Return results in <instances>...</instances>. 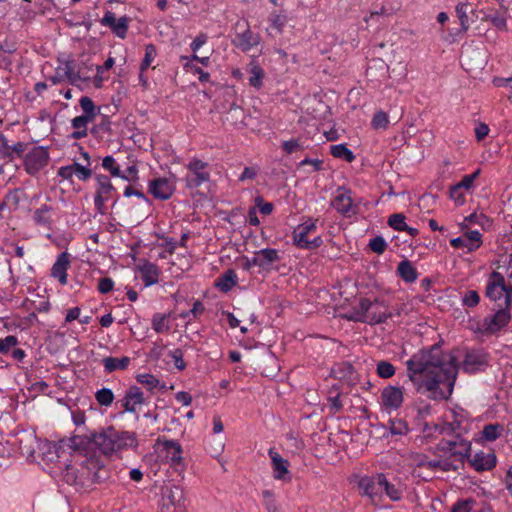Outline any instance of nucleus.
I'll return each instance as SVG.
<instances>
[{
    "label": "nucleus",
    "mask_w": 512,
    "mask_h": 512,
    "mask_svg": "<svg viewBox=\"0 0 512 512\" xmlns=\"http://www.w3.org/2000/svg\"><path fill=\"white\" fill-rule=\"evenodd\" d=\"M358 489L360 494L368 497L371 502H380L381 473L362 476L358 481Z\"/></svg>",
    "instance_id": "nucleus-13"
},
{
    "label": "nucleus",
    "mask_w": 512,
    "mask_h": 512,
    "mask_svg": "<svg viewBox=\"0 0 512 512\" xmlns=\"http://www.w3.org/2000/svg\"><path fill=\"white\" fill-rule=\"evenodd\" d=\"M479 175L480 169H477L471 174L464 175L461 181L457 183L458 187H460L462 190L469 191L474 186V182L479 177Z\"/></svg>",
    "instance_id": "nucleus-57"
},
{
    "label": "nucleus",
    "mask_w": 512,
    "mask_h": 512,
    "mask_svg": "<svg viewBox=\"0 0 512 512\" xmlns=\"http://www.w3.org/2000/svg\"><path fill=\"white\" fill-rule=\"evenodd\" d=\"M280 260L279 251L274 248H264L254 252L253 263L262 270L269 271L272 265Z\"/></svg>",
    "instance_id": "nucleus-25"
},
{
    "label": "nucleus",
    "mask_w": 512,
    "mask_h": 512,
    "mask_svg": "<svg viewBox=\"0 0 512 512\" xmlns=\"http://www.w3.org/2000/svg\"><path fill=\"white\" fill-rule=\"evenodd\" d=\"M186 169L188 173L185 176V182L190 189L199 188L210 180L207 162L194 157L186 164Z\"/></svg>",
    "instance_id": "nucleus-8"
},
{
    "label": "nucleus",
    "mask_w": 512,
    "mask_h": 512,
    "mask_svg": "<svg viewBox=\"0 0 512 512\" xmlns=\"http://www.w3.org/2000/svg\"><path fill=\"white\" fill-rule=\"evenodd\" d=\"M318 219L308 218L306 221L299 224L292 232L293 245L300 249L304 242L308 240V235L317 229Z\"/></svg>",
    "instance_id": "nucleus-24"
},
{
    "label": "nucleus",
    "mask_w": 512,
    "mask_h": 512,
    "mask_svg": "<svg viewBox=\"0 0 512 512\" xmlns=\"http://www.w3.org/2000/svg\"><path fill=\"white\" fill-rule=\"evenodd\" d=\"M70 254L66 251L60 253L51 268V277L58 280L61 285L68 283V269L70 268Z\"/></svg>",
    "instance_id": "nucleus-22"
},
{
    "label": "nucleus",
    "mask_w": 512,
    "mask_h": 512,
    "mask_svg": "<svg viewBox=\"0 0 512 512\" xmlns=\"http://www.w3.org/2000/svg\"><path fill=\"white\" fill-rule=\"evenodd\" d=\"M488 365L487 354L482 350H468L462 361V369L465 373L474 374L483 371Z\"/></svg>",
    "instance_id": "nucleus-15"
},
{
    "label": "nucleus",
    "mask_w": 512,
    "mask_h": 512,
    "mask_svg": "<svg viewBox=\"0 0 512 512\" xmlns=\"http://www.w3.org/2000/svg\"><path fill=\"white\" fill-rule=\"evenodd\" d=\"M168 356L172 359L175 368L178 371H183L186 368V362L183 359V351L179 348L168 352Z\"/></svg>",
    "instance_id": "nucleus-55"
},
{
    "label": "nucleus",
    "mask_w": 512,
    "mask_h": 512,
    "mask_svg": "<svg viewBox=\"0 0 512 512\" xmlns=\"http://www.w3.org/2000/svg\"><path fill=\"white\" fill-rule=\"evenodd\" d=\"M184 69L192 72L194 75H198V79L201 83H207L210 81V74L208 72H205L199 66L192 64L191 62H187L184 65Z\"/></svg>",
    "instance_id": "nucleus-56"
},
{
    "label": "nucleus",
    "mask_w": 512,
    "mask_h": 512,
    "mask_svg": "<svg viewBox=\"0 0 512 512\" xmlns=\"http://www.w3.org/2000/svg\"><path fill=\"white\" fill-rule=\"evenodd\" d=\"M148 191L155 199L168 200L175 191V185L165 177H157L149 181Z\"/></svg>",
    "instance_id": "nucleus-19"
},
{
    "label": "nucleus",
    "mask_w": 512,
    "mask_h": 512,
    "mask_svg": "<svg viewBox=\"0 0 512 512\" xmlns=\"http://www.w3.org/2000/svg\"><path fill=\"white\" fill-rule=\"evenodd\" d=\"M404 491L405 486L399 479H389L385 473H381L380 501L386 497L390 501L399 502L403 498Z\"/></svg>",
    "instance_id": "nucleus-14"
},
{
    "label": "nucleus",
    "mask_w": 512,
    "mask_h": 512,
    "mask_svg": "<svg viewBox=\"0 0 512 512\" xmlns=\"http://www.w3.org/2000/svg\"><path fill=\"white\" fill-rule=\"evenodd\" d=\"M79 470H81L79 464H67L62 472L63 480L69 485L84 486L83 478L80 477L81 472Z\"/></svg>",
    "instance_id": "nucleus-36"
},
{
    "label": "nucleus",
    "mask_w": 512,
    "mask_h": 512,
    "mask_svg": "<svg viewBox=\"0 0 512 512\" xmlns=\"http://www.w3.org/2000/svg\"><path fill=\"white\" fill-rule=\"evenodd\" d=\"M387 307L384 300L374 299L371 301L368 298H362L357 305L352 307L348 319L370 325L382 324L392 317V313L388 312Z\"/></svg>",
    "instance_id": "nucleus-4"
},
{
    "label": "nucleus",
    "mask_w": 512,
    "mask_h": 512,
    "mask_svg": "<svg viewBox=\"0 0 512 512\" xmlns=\"http://www.w3.org/2000/svg\"><path fill=\"white\" fill-rule=\"evenodd\" d=\"M404 401V388L400 386L388 385L381 391L379 404L385 412L391 413L398 410Z\"/></svg>",
    "instance_id": "nucleus-11"
},
{
    "label": "nucleus",
    "mask_w": 512,
    "mask_h": 512,
    "mask_svg": "<svg viewBox=\"0 0 512 512\" xmlns=\"http://www.w3.org/2000/svg\"><path fill=\"white\" fill-rule=\"evenodd\" d=\"M469 464L477 471H489L496 466V455L493 452L479 451L474 455L469 454L467 458Z\"/></svg>",
    "instance_id": "nucleus-21"
},
{
    "label": "nucleus",
    "mask_w": 512,
    "mask_h": 512,
    "mask_svg": "<svg viewBox=\"0 0 512 512\" xmlns=\"http://www.w3.org/2000/svg\"><path fill=\"white\" fill-rule=\"evenodd\" d=\"M85 459L81 461L80 469L83 478V484L89 485L93 483H100L107 477V471L103 462L96 457V454L88 453L83 454Z\"/></svg>",
    "instance_id": "nucleus-6"
},
{
    "label": "nucleus",
    "mask_w": 512,
    "mask_h": 512,
    "mask_svg": "<svg viewBox=\"0 0 512 512\" xmlns=\"http://www.w3.org/2000/svg\"><path fill=\"white\" fill-rule=\"evenodd\" d=\"M465 190H462L460 187H458V184L451 186L449 191L450 198L457 204V205H463L465 203Z\"/></svg>",
    "instance_id": "nucleus-63"
},
{
    "label": "nucleus",
    "mask_w": 512,
    "mask_h": 512,
    "mask_svg": "<svg viewBox=\"0 0 512 512\" xmlns=\"http://www.w3.org/2000/svg\"><path fill=\"white\" fill-rule=\"evenodd\" d=\"M407 376L416 390L435 401L447 400L457 379L458 357L438 344L421 349L406 361Z\"/></svg>",
    "instance_id": "nucleus-1"
},
{
    "label": "nucleus",
    "mask_w": 512,
    "mask_h": 512,
    "mask_svg": "<svg viewBox=\"0 0 512 512\" xmlns=\"http://www.w3.org/2000/svg\"><path fill=\"white\" fill-rule=\"evenodd\" d=\"M503 432L504 426L502 424L489 423L483 427L481 431V436L483 440L492 442L500 438Z\"/></svg>",
    "instance_id": "nucleus-40"
},
{
    "label": "nucleus",
    "mask_w": 512,
    "mask_h": 512,
    "mask_svg": "<svg viewBox=\"0 0 512 512\" xmlns=\"http://www.w3.org/2000/svg\"><path fill=\"white\" fill-rule=\"evenodd\" d=\"M90 122H92V120L82 116L74 117L71 120V127L73 128V132L71 133L70 137L74 140H80L87 137L88 124Z\"/></svg>",
    "instance_id": "nucleus-35"
},
{
    "label": "nucleus",
    "mask_w": 512,
    "mask_h": 512,
    "mask_svg": "<svg viewBox=\"0 0 512 512\" xmlns=\"http://www.w3.org/2000/svg\"><path fill=\"white\" fill-rule=\"evenodd\" d=\"M95 399L99 405L109 407L114 401V393L109 388H101L96 391Z\"/></svg>",
    "instance_id": "nucleus-47"
},
{
    "label": "nucleus",
    "mask_w": 512,
    "mask_h": 512,
    "mask_svg": "<svg viewBox=\"0 0 512 512\" xmlns=\"http://www.w3.org/2000/svg\"><path fill=\"white\" fill-rule=\"evenodd\" d=\"M49 159V152L45 147L35 146L24 156V170L28 175L36 176L48 165Z\"/></svg>",
    "instance_id": "nucleus-10"
},
{
    "label": "nucleus",
    "mask_w": 512,
    "mask_h": 512,
    "mask_svg": "<svg viewBox=\"0 0 512 512\" xmlns=\"http://www.w3.org/2000/svg\"><path fill=\"white\" fill-rule=\"evenodd\" d=\"M157 56V50L155 45L148 44L145 46V54L144 58L140 64V70L146 71L152 64V62L155 60Z\"/></svg>",
    "instance_id": "nucleus-49"
},
{
    "label": "nucleus",
    "mask_w": 512,
    "mask_h": 512,
    "mask_svg": "<svg viewBox=\"0 0 512 512\" xmlns=\"http://www.w3.org/2000/svg\"><path fill=\"white\" fill-rule=\"evenodd\" d=\"M18 344V338L14 335H8L0 339V353L7 354L12 347Z\"/></svg>",
    "instance_id": "nucleus-60"
},
{
    "label": "nucleus",
    "mask_w": 512,
    "mask_h": 512,
    "mask_svg": "<svg viewBox=\"0 0 512 512\" xmlns=\"http://www.w3.org/2000/svg\"><path fill=\"white\" fill-rule=\"evenodd\" d=\"M67 71V61L64 63L63 67H58L55 71V74L50 77V81L56 85L60 84L63 81L67 80L70 83V75L66 73Z\"/></svg>",
    "instance_id": "nucleus-59"
},
{
    "label": "nucleus",
    "mask_w": 512,
    "mask_h": 512,
    "mask_svg": "<svg viewBox=\"0 0 512 512\" xmlns=\"http://www.w3.org/2000/svg\"><path fill=\"white\" fill-rule=\"evenodd\" d=\"M510 319V307L499 306L493 315L485 317L479 323L478 330L485 335L496 334L509 323Z\"/></svg>",
    "instance_id": "nucleus-9"
},
{
    "label": "nucleus",
    "mask_w": 512,
    "mask_h": 512,
    "mask_svg": "<svg viewBox=\"0 0 512 512\" xmlns=\"http://www.w3.org/2000/svg\"><path fill=\"white\" fill-rule=\"evenodd\" d=\"M122 180L128 182H135L138 180V168L135 164L128 166L124 171L121 170V176H119Z\"/></svg>",
    "instance_id": "nucleus-64"
},
{
    "label": "nucleus",
    "mask_w": 512,
    "mask_h": 512,
    "mask_svg": "<svg viewBox=\"0 0 512 512\" xmlns=\"http://www.w3.org/2000/svg\"><path fill=\"white\" fill-rule=\"evenodd\" d=\"M330 153L334 158L343 159L348 163L355 160L354 153L345 144H336L330 147Z\"/></svg>",
    "instance_id": "nucleus-42"
},
{
    "label": "nucleus",
    "mask_w": 512,
    "mask_h": 512,
    "mask_svg": "<svg viewBox=\"0 0 512 512\" xmlns=\"http://www.w3.org/2000/svg\"><path fill=\"white\" fill-rule=\"evenodd\" d=\"M488 218L483 213L473 212L464 218V225H480L483 226Z\"/></svg>",
    "instance_id": "nucleus-61"
},
{
    "label": "nucleus",
    "mask_w": 512,
    "mask_h": 512,
    "mask_svg": "<svg viewBox=\"0 0 512 512\" xmlns=\"http://www.w3.org/2000/svg\"><path fill=\"white\" fill-rule=\"evenodd\" d=\"M152 328L157 333H168L171 329L167 314L155 313L152 317Z\"/></svg>",
    "instance_id": "nucleus-43"
},
{
    "label": "nucleus",
    "mask_w": 512,
    "mask_h": 512,
    "mask_svg": "<svg viewBox=\"0 0 512 512\" xmlns=\"http://www.w3.org/2000/svg\"><path fill=\"white\" fill-rule=\"evenodd\" d=\"M455 12L459 18L461 32L465 33L470 25L479 19L481 11L475 10L469 3H459L455 7Z\"/></svg>",
    "instance_id": "nucleus-23"
},
{
    "label": "nucleus",
    "mask_w": 512,
    "mask_h": 512,
    "mask_svg": "<svg viewBox=\"0 0 512 512\" xmlns=\"http://www.w3.org/2000/svg\"><path fill=\"white\" fill-rule=\"evenodd\" d=\"M0 161L3 164L12 162L10 144L7 137L0 132Z\"/></svg>",
    "instance_id": "nucleus-48"
},
{
    "label": "nucleus",
    "mask_w": 512,
    "mask_h": 512,
    "mask_svg": "<svg viewBox=\"0 0 512 512\" xmlns=\"http://www.w3.org/2000/svg\"><path fill=\"white\" fill-rule=\"evenodd\" d=\"M79 105L82 109V117L88 118L92 121L100 113V107H97L94 101L88 96H82L79 100Z\"/></svg>",
    "instance_id": "nucleus-39"
},
{
    "label": "nucleus",
    "mask_w": 512,
    "mask_h": 512,
    "mask_svg": "<svg viewBox=\"0 0 512 512\" xmlns=\"http://www.w3.org/2000/svg\"><path fill=\"white\" fill-rule=\"evenodd\" d=\"M94 71V65L89 62L76 63L67 61V71L70 75V84L76 85L79 82H88L91 80V73Z\"/></svg>",
    "instance_id": "nucleus-18"
},
{
    "label": "nucleus",
    "mask_w": 512,
    "mask_h": 512,
    "mask_svg": "<svg viewBox=\"0 0 512 512\" xmlns=\"http://www.w3.org/2000/svg\"><path fill=\"white\" fill-rule=\"evenodd\" d=\"M454 249H465L470 253L479 249L482 245V234L478 230L464 232L462 236L450 240Z\"/></svg>",
    "instance_id": "nucleus-17"
},
{
    "label": "nucleus",
    "mask_w": 512,
    "mask_h": 512,
    "mask_svg": "<svg viewBox=\"0 0 512 512\" xmlns=\"http://www.w3.org/2000/svg\"><path fill=\"white\" fill-rule=\"evenodd\" d=\"M102 167L105 171L109 172L113 177L121 176L120 165L116 162L115 158L111 155H107L102 159Z\"/></svg>",
    "instance_id": "nucleus-46"
},
{
    "label": "nucleus",
    "mask_w": 512,
    "mask_h": 512,
    "mask_svg": "<svg viewBox=\"0 0 512 512\" xmlns=\"http://www.w3.org/2000/svg\"><path fill=\"white\" fill-rule=\"evenodd\" d=\"M485 297L498 306L511 307L512 285H507L505 277L497 271L488 275L485 285Z\"/></svg>",
    "instance_id": "nucleus-5"
},
{
    "label": "nucleus",
    "mask_w": 512,
    "mask_h": 512,
    "mask_svg": "<svg viewBox=\"0 0 512 512\" xmlns=\"http://www.w3.org/2000/svg\"><path fill=\"white\" fill-rule=\"evenodd\" d=\"M97 182V190L95 195L111 198L112 193L115 192V188L112 185L110 178L107 175L98 174L95 177Z\"/></svg>",
    "instance_id": "nucleus-38"
},
{
    "label": "nucleus",
    "mask_w": 512,
    "mask_h": 512,
    "mask_svg": "<svg viewBox=\"0 0 512 512\" xmlns=\"http://www.w3.org/2000/svg\"><path fill=\"white\" fill-rule=\"evenodd\" d=\"M441 432L452 434V437L442 439L438 444V450L444 453L452 463H455L461 469L471 452V442L462 436L460 423L456 420L451 423H445Z\"/></svg>",
    "instance_id": "nucleus-3"
},
{
    "label": "nucleus",
    "mask_w": 512,
    "mask_h": 512,
    "mask_svg": "<svg viewBox=\"0 0 512 512\" xmlns=\"http://www.w3.org/2000/svg\"><path fill=\"white\" fill-rule=\"evenodd\" d=\"M70 447L79 454H101L112 456L119 452L138 447L137 434L133 431L116 429L108 426L101 431H87L73 435Z\"/></svg>",
    "instance_id": "nucleus-2"
},
{
    "label": "nucleus",
    "mask_w": 512,
    "mask_h": 512,
    "mask_svg": "<svg viewBox=\"0 0 512 512\" xmlns=\"http://www.w3.org/2000/svg\"><path fill=\"white\" fill-rule=\"evenodd\" d=\"M331 206L345 217L357 214L358 206L353 203L351 190L339 187L335 197L331 201Z\"/></svg>",
    "instance_id": "nucleus-12"
},
{
    "label": "nucleus",
    "mask_w": 512,
    "mask_h": 512,
    "mask_svg": "<svg viewBox=\"0 0 512 512\" xmlns=\"http://www.w3.org/2000/svg\"><path fill=\"white\" fill-rule=\"evenodd\" d=\"M130 362L131 359L128 356H123L121 358L106 357L102 360L104 369L108 373H112L117 370H125L128 368Z\"/></svg>",
    "instance_id": "nucleus-37"
},
{
    "label": "nucleus",
    "mask_w": 512,
    "mask_h": 512,
    "mask_svg": "<svg viewBox=\"0 0 512 512\" xmlns=\"http://www.w3.org/2000/svg\"><path fill=\"white\" fill-rule=\"evenodd\" d=\"M483 16L480 18L481 21H490L492 25L498 30H507V21H506V10H488L481 11Z\"/></svg>",
    "instance_id": "nucleus-32"
},
{
    "label": "nucleus",
    "mask_w": 512,
    "mask_h": 512,
    "mask_svg": "<svg viewBox=\"0 0 512 512\" xmlns=\"http://www.w3.org/2000/svg\"><path fill=\"white\" fill-rule=\"evenodd\" d=\"M368 247L374 253L382 255L387 249V242L382 236H375L370 239Z\"/></svg>",
    "instance_id": "nucleus-54"
},
{
    "label": "nucleus",
    "mask_w": 512,
    "mask_h": 512,
    "mask_svg": "<svg viewBox=\"0 0 512 512\" xmlns=\"http://www.w3.org/2000/svg\"><path fill=\"white\" fill-rule=\"evenodd\" d=\"M238 283V276L235 270L228 269L223 274H221L215 281V286L224 293L232 290L234 286Z\"/></svg>",
    "instance_id": "nucleus-33"
},
{
    "label": "nucleus",
    "mask_w": 512,
    "mask_h": 512,
    "mask_svg": "<svg viewBox=\"0 0 512 512\" xmlns=\"http://www.w3.org/2000/svg\"><path fill=\"white\" fill-rule=\"evenodd\" d=\"M388 429L392 435L404 436L409 432V426L403 418L395 417L388 421Z\"/></svg>",
    "instance_id": "nucleus-41"
},
{
    "label": "nucleus",
    "mask_w": 512,
    "mask_h": 512,
    "mask_svg": "<svg viewBox=\"0 0 512 512\" xmlns=\"http://www.w3.org/2000/svg\"><path fill=\"white\" fill-rule=\"evenodd\" d=\"M234 29L235 35L232 39V45L243 53L249 52L252 48L260 44V35L251 31L249 22L247 20H238L235 23Z\"/></svg>",
    "instance_id": "nucleus-7"
},
{
    "label": "nucleus",
    "mask_w": 512,
    "mask_h": 512,
    "mask_svg": "<svg viewBox=\"0 0 512 512\" xmlns=\"http://www.w3.org/2000/svg\"><path fill=\"white\" fill-rule=\"evenodd\" d=\"M377 374L380 378L388 379L395 374V367L389 361H379L376 368Z\"/></svg>",
    "instance_id": "nucleus-52"
},
{
    "label": "nucleus",
    "mask_w": 512,
    "mask_h": 512,
    "mask_svg": "<svg viewBox=\"0 0 512 512\" xmlns=\"http://www.w3.org/2000/svg\"><path fill=\"white\" fill-rule=\"evenodd\" d=\"M136 269L140 273L145 287L158 283L161 272L156 264L145 260L143 263L138 264Z\"/></svg>",
    "instance_id": "nucleus-27"
},
{
    "label": "nucleus",
    "mask_w": 512,
    "mask_h": 512,
    "mask_svg": "<svg viewBox=\"0 0 512 512\" xmlns=\"http://www.w3.org/2000/svg\"><path fill=\"white\" fill-rule=\"evenodd\" d=\"M256 210L263 215H270L274 210V205L271 202H265L261 196H257L255 198V206Z\"/></svg>",
    "instance_id": "nucleus-62"
},
{
    "label": "nucleus",
    "mask_w": 512,
    "mask_h": 512,
    "mask_svg": "<svg viewBox=\"0 0 512 512\" xmlns=\"http://www.w3.org/2000/svg\"><path fill=\"white\" fill-rule=\"evenodd\" d=\"M396 273L405 283L409 284L414 283L419 276L416 267L408 259H404L399 262Z\"/></svg>",
    "instance_id": "nucleus-31"
},
{
    "label": "nucleus",
    "mask_w": 512,
    "mask_h": 512,
    "mask_svg": "<svg viewBox=\"0 0 512 512\" xmlns=\"http://www.w3.org/2000/svg\"><path fill=\"white\" fill-rule=\"evenodd\" d=\"M426 469L432 472H449L459 470L457 465L452 463L444 453H442L439 457L427 461Z\"/></svg>",
    "instance_id": "nucleus-29"
},
{
    "label": "nucleus",
    "mask_w": 512,
    "mask_h": 512,
    "mask_svg": "<svg viewBox=\"0 0 512 512\" xmlns=\"http://www.w3.org/2000/svg\"><path fill=\"white\" fill-rule=\"evenodd\" d=\"M268 455L271 459L274 478L276 480H285L286 475L289 474L288 460L284 459L274 448L268 450Z\"/></svg>",
    "instance_id": "nucleus-28"
},
{
    "label": "nucleus",
    "mask_w": 512,
    "mask_h": 512,
    "mask_svg": "<svg viewBox=\"0 0 512 512\" xmlns=\"http://www.w3.org/2000/svg\"><path fill=\"white\" fill-rule=\"evenodd\" d=\"M157 443L162 445L163 450L166 452V457L174 465H180L183 462V449L179 442L173 439H167L165 437H159Z\"/></svg>",
    "instance_id": "nucleus-26"
},
{
    "label": "nucleus",
    "mask_w": 512,
    "mask_h": 512,
    "mask_svg": "<svg viewBox=\"0 0 512 512\" xmlns=\"http://www.w3.org/2000/svg\"><path fill=\"white\" fill-rule=\"evenodd\" d=\"M100 22L103 26L109 27L118 38H126L129 28V18L127 16L117 19L115 13L106 11Z\"/></svg>",
    "instance_id": "nucleus-20"
},
{
    "label": "nucleus",
    "mask_w": 512,
    "mask_h": 512,
    "mask_svg": "<svg viewBox=\"0 0 512 512\" xmlns=\"http://www.w3.org/2000/svg\"><path fill=\"white\" fill-rule=\"evenodd\" d=\"M204 311V304L201 301L196 300L193 303L192 309L181 312L179 316L180 318L187 320V324H189L192 321L199 319L203 315Z\"/></svg>",
    "instance_id": "nucleus-44"
},
{
    "label": "nucleus",
    "mask_w": 512,
    "mask_h": 512,
    "mask_svg": "<svg viewBox=\"0 0 512 512\" xmlns=\"http://www.w3.org/2000/svg\"><path fill=\"white\" fill-rule=\"evenodd\" d=\"M136 380H137L138 383H140L143 386L147 387V389L149 391H153L160 384L159 379L156 378L154 375L149 374V373L138 374L136 376Z\"/></svg>",
    "instance_id": "nucleus-51"
},
{
    "label": "nucleus",
    "mask_w": 512,
    "mask_h": 512,
    "mask_svg": "<svg viewBox=\"0 0 512 512\" xmlns=\"http://www.w3.org/2000/svg\"><path fill=\"white\" fill-rule=\"evenodd\" d=\"M481 296L476 290L468 289L461 294V304L466 309H472L479 305Z\"/></svg>",
    "instance_id": "nucleus-45"
},
{
    "label": "nucleus",
    "mask_w": 512,
    "mask_h": 512,
    "mask_svg": "<svg viewBox=\"0 0 512 512\" xmlns=\"http://www.w3.org/2000/svg\"><path fill=\"white\" fill-rule=\"evenodd\" d=\"M389 123L390 121L388 114L382 110L377 111L371 120V125L374 129L385 130L388 127Z\"/></svg>",
    "instance_id": "nucleus-53"
},
{
    "label": "nucleus",
    "mask_w": 512,
    "mask_h": 512,
    "mask_svg": "<svg viewBox=\"0 0 512 512\" xmlns=\"http://www.w3.org/2000/svg\"><path fill=\"white\" fill-rule=\"evenodd\" d=\"M247 71L250 74L249 84L250 86L260 89L263 85V79L265 72L263 68L257 63L255 59H252L248 64Z\"/></svg>",
    "instance_id": "nucleus-34"
},
{
    "label": "nucleus",
    "mask_w": 512,
    "mask_h": 512,
    "mask_svg": "<svg viewBox=\"0 0 512 512\" xmlns=\"http://www.w3.org/2000/svg\"><path fill=\"white\" fill-rule=\"evenodd\" d=\"M124 412L137 413V408L149 403V398L144 396L143 391L138 386H131L126 391L124 397L119 401Z\"/></svg>",
    "instance_id": "nucleus-16"
},
{
    "label": "nucleus",
    "mask_w": 512,
    "mask_h": 512,
    "mask_svg": "<svg viewBox=\"0 0 512 512\" xmlns=\"http://www.w3.org/2000/svg\"><path fill=\"white\" fill-rule=\"evenodd\" d=\"M387 223L389 227H391L392 229L402 232L404 231V229H406V216L402 213L391 214L388 218Z\"/></svg>",
    "instance_id": "nucleus-50"
},
{
    "label": "nucleus",
    "mask_w": 512,
    "mask_h": 512,
    "mask_svg": "<svg viewBox=\"0 0 512 512\" xmlns=\"http://www.w3.org/2000/svg\"><path fill=\"white\" fill-rule=\"evenodd\" d=\"M475 504L473 499H460L453 504L451 512H471Z\"/></svg>",
    "instance_id": "nucleus-58"
},
{
    "label": "nucleus",
    "mask_w": 512,
    "mask_h": 512,
    "mask_svg": "<svg viewBox=\"0 0 512 512\" xmlns=\"http://www.w3.org/2000/svg\"><path fill=\"white\" fill-rule=\"evenodd\" d=\"M52 210V207L47 204H43L37 208L32 217L35 225L42 226L47 230H52L54 222L52 218Z\"/></svg>",
    "instance_id": "nucleus-30"
}]
</instances>
